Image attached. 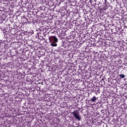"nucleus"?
Here are the masks:
<instances>
[{
	"instance_id": "7ed1b4c3",
	"label": "nucleus",
	"mask_w": 127,
	"mask_h": 127,
	"mask_svg": "<svg viewBox=\"0 0 127 127\" xmlns=\"http://www.w3.org/2000/svg\"><path fill=\"white\" fill-rule=\"evenodd\" d=\"M98 99V97H96V96H93L92 98L90 99V102H93L94 103V102H96V101H97Z\"/></svg>"
},
{
	"instance_id": "f257e3e1",
	"label": "nucleus",
	"mask_w": 127,
	"mask_h": 127,
	"mask_svg": "<svg viewBox=\"0 0 127 127\" xmlns=\"http://www.w3.org/2000/svg\"><path fill=\"white\" fill-rule=\"evenodd\" d=\"M49 40L51 43V46L53 47H56L57 46V42H58V38L55 36H52L49 37Z\"/></svg>"
},
{
	"instance_id": "39448f33",
	"label": "nucleus",
	"mask_w": 127,
	"mask_h": 127,
	"mask_svg": "<svg viewBox=\"0 0 127 127\" xmlns=\"http://www.w3.org/2000/svg\"><path fill=\"white\" fill-rule=\"evenodd\" d=\"M119 77H121L122 79H124L126 77V75H125L124 74H119Z\"/></svg>"
},
{
	"instance_id": "20e7f679",
	"label": "nucleus",
	"mask_w": 127,
	"mask_h": 127,
	"mask_svg": "<svg viewBox=\"0 0 127 127\" xmlns=\"http://www.w3.org/2000/svg\"><path fill=\"white\" fill-rule=\"evenodd\" d=\"M23 22H24V23H28V21L27 20V18H26V17H25V16H23Z\"/></svg>"
},
{
	"instance_id": "1a4fd4ad",
	"label": "nucleus",
	"mask_w": 127,
	"mask_h": 127,
	"mask_svg": "<svg viewBox=\"0 0 127 127\" xmlns=\"http://www.w3.org/2000/svg\"><path fill=\"white\" fill-rule=\"evenodd\" d=\"M30 74H31V75H32V72H31V73H30Z\"/></svg>"
},
{
	"instance_id": "0eeeda50",
	"label": "nucleus",
	"mask_w": 127,
	"mask_h": 127,
	"mask_svg": "<svg viewBox=\"0 0 127 127\" xmlns=\"http://www.w3.org/2000/svg\"><path fill=\"white\" fill-rule=\"evenodd\" d=\"M104 7L103 8V9H105V10L108 9V8H109V6H108L107 5H106V4H104Z\"/></svg>"
},
{
	"instance_id": "423d86ee",
	"label": "nucleus",
	"mask_w": 127,
	"mask_h": 127,
	"mask_svg": "<svg viewBox=\"0 0 127 127\" xmlns=\"http://www.w3.org/2000/svg\"><path fill=\"white\" fill-rule=\"evenodd\" d=\"M58 37L59 39H60V40L63 39V37H62V35H61V34H58Z\"/></svg>"
},
{
	"instance_id": "6e6552de",
	"label": "nucleus",
	"mask_w": 127,
	"mask_h": 127,
	"mask_svg": "<svg viewBox=\"0 0 127 127\" xmlns=\"http://www.w3.org/2000/svg\"><path fill=\"white\" fill-rule=\"evenodd\" d=\"M105 80H106V77H104L101 79V81H103L104 83H105Z\"/></svg>"
},
{
	"instance_id": "f03ea898",
	"label": "nucleus",
	"mask_w": 127,
	"mask_h": 127,
	"mask_svg": "<svg viewBox=\"0 0 127 127\" xmlns=\"http://www.w3.org/2000/svg\"><path fill=\"white\" fill-rule=\"evenodd\" d=\"M72 115L74 117L76 120L77 121H81V117L80 116V112L77 111V110L73 111L71 113Z\"/></svg>"
}]
</instances>
